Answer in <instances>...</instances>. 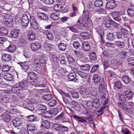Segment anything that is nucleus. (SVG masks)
Wrapping results in <instances>:
<instances>
[{
	"label": "nucleus",
	"instance_id": "nucleus-20",
	"mask_svg": "<svg viewBox=\"0 0 134 134\" xmlns=\"http://www.w3.org/2000/svg\"><path fill=\"white\" fill-rule=\"evenodd\" d=\"M82 47L84 50L86 51H89L90 47L88 43L87 42H84L82 43Z\"/></svg>",
	"mask_w": 134,
	"mask_h": 134
},
{
	"label": "nucleus",
	"instance_id": "nucleus-63",
	"mask_svg": "<svg viewBox=\"0 0 134 134\" xmlns=\"http://www.w3.org/2000/svg\"><path fill=\"white\" fill-rule=\"evenodd\" d=\"M74 53L75 54L77 57L79 59L81 58L82 55V52L79 51H74Z\"/></svg>",
	"mask_w": 134,
	"mask_h": 134
},
{
	"label": "nucleus",
	"instance_id": "nucleus-61",
	"mask_svg": "<svg viewBox=\"0 0 134 134\" xmlns=\"http://www.w3.org/2000/svg\"><path fill=\"white\" fill-rule=\"evenodd\" d=\"M131 87L128 86H123L122 87V89L124 90V93H125L129 91H130Z\"/></svg>",
	"mask_w": 134,
	"mask_h": 134
},
{
	"label": "nucleus",
	"instance_id": "nucleus-52",
	"mask_svg": "<svg viewBox=\"0 0 134 134\" xmlns=\"http://www.w3.org/2000/svg\"><path fill=\"white\" fill-rule=\"evenodd\" d=\"M118 105L119 107L123 110L125 109L127 107V105L125 103L122 102H119L118 103Z\"/></svg>",
	"mask_w": 134,
	"mask_h": 134
},
{
	"label": "nucleus",
	"instance_id": "nucleus-29",
	"mask_svg": "<svg viewBox=\"0 0 134 134\" xmlns=\"http://www.w3.org/2000/svg\"><path fill=\"white\" fill-rule=\"evenodd\" d=\"M126 97L129 99H132L133 93L132 91L131 90L127 92L126 93H124Z\"/></svg>",
	"mask_w": 134,
	"mask_h": 134
},
{
	"label": "nucleus",
	"instance_id": "nucleus-40",
	"mask_svg": "<svg viewBox=\"0 0 134 134\" xmlns=\"http://www.w3.org/2000/svg\"><path fill=\"white\" fill-rule=\"evenodd\" d=\"M58 92L62 95V97H63L64 96H68V98L70 99V98L71 97V96L68 93H66L65 92L60 89H58Z\"/></svg>",
	"mask_w": 134,
	"mask_h": 134
},
{
	"label": "nucleus",
	"instance_id": "nucleus-1",
	"mask_svg": "<svg viewBox=\"0 0 134 134\" xmlns=\"http://www.w3.org/2000/svg\"><path fill=\"white\" fill-rule=\"evenodd\" d=\"M20 34V30L14 29L11 30L10 32V35L9 37L12 39H17Z\"/></svg>",
	"mask_w": 134,
	"mask_h": 134
},
{
	"label": "nucleus",
	"instance_id": "nucleus-19",
	"mask_svg": "<svg viewBox=\"0 0 134 134\" xmlns=\"http://www.w3.org/2000/svg\"><path fill=\"white\" fill-rule=\"evenodd\" d=\"M73 117L74 119H77L78 122L83 123L87 122L86 120H84V116L80 117L75 115L73 116Z\"/></svg>",
	"mask_w": 134,
	"mask_h": 134
},
{
	"label": "nucleus",
	"instance_id": "nucleus-33",
	"mask_svg": "<svg viewBox=\"0 0 134 134\" xmlns=\"http://www.w3.org/2000/svg\"><path fill=\"white\" fill-rule=\"evenodd\" d=\"M20 88L19 87L17 86V84L15 85L12 87L11 90L13 92L16 94L20 91Z\"/></svg>",
	"mask_w": 134,
	"mask_h": 134
},
{
	"label": "nucleus",
	"instance_id": "nucleus-59",
	"mask_svg": "<svg viewBox=\"0 0 134 134\" xmlns=\"http://www.w3.org/2000/svg\"><path fill=\"white\" fill-rule=\"evenodd\" d=\"M79 92L81 94H86L87 92L86 88L85 87L81 88L79 91Z\"/></svg>",
	"mask_w": 134,
	"mask_h": 134
},
{
	"label": "nucleus",
	"instance_id": "nucleus-41",
	"mask_svg": "<svg viewBox=\"0 0 134 134\" xmlns=\"http://www.w3.org/2000/svg\"><path fill=\"white\" fill-rule=\"evenodd\" d=\"M122 85L121 82L119 81H115L114 83V87L118 89H120L122 87Z\"/></svg>",
	"mask_w": 134,
	"mask_h": 134
},
{
	"label": "nucleus",
	"instance_id": "nucleus-6",
	"mask_svg": "<svg viewBox=\"0 0 134 134\" xmlns=\"http://www.w3.org/2000/svg\"><path fill=\"white\" fill-rule=\"evenodd\" d=\"M117 4L114 0H111L108 1L106 4V7L108 8L113 9L117 6Z\"/></svg>",
	"mask_w": 134,
	"mask_h": 134
},
{
	"label": "nucleus",
	"instance_id": "nucleus-36",
	"mask_svg": "<svg viewBox=\"0 0 134 134\" xmlns=\"http://www.w3.org/2000/svg\"><path fill=\"white\" fill-rule=\"evenodd\" d=\"M103 24L104 26L108 28H110L111 25V21L107 20L103 21Z\"/></svg>",
	"mask_w": 134,
	"mask_h": 134
},
{
	"label": "nucleus",
	"instance_id": "nucleus-18",
	"mask_svg": "<svg viewBox=\"0 0 134 134\" xmlns=\"http://www.w3.org/2000/svg\"><path fill=\"white\" fill-rule=\"evenodd\" d=\"M80 35L83 38L85 39H88L91 36L88 32H81Z\"/></svg>",
	"mask_w": 134,
	"mask_h": 134
},
{
	"label": "nucleus",
	"instance_id": "nucleus-5",
	"mask_svg": "<svg viewBox=\"0 0 134 134\" xmlns=\"http://www.w3.org/2000/svg\"><path fill=\"white\" fill-rule=\"evenodd\" d=\"M12 122L13 125L16 127L21 126L23 123L22 119L21 118H16L13 120Z\"/></svg>",
	"mask_w": 134,
	"mask_h": 134
},
{
	"label": "nucleus",
	"instance_id": "nucleus-15",
	"mask_svg": "<svg viewBox=\"0 0 134 134\" xmlns=\"http://www.w3.org/2000/svg\"><path fill=\"white\" fill-rule=\"evenodd\" d=\"M27 130L31 131H34L37 129V126L36 125L34 124H28L27 125Z\"/></svg>",
	"mask_w": 134,
	"mask_h": 134
},
{
	"label": "nucleus",
	"instance_id": "nucleus-44",
	"mask_svg": "<svg viewBox=\"0 0 134 134\" xmlns=\"http://www.w3.org/2000/svg\"><path fill=\"white\" fill-rule=\"evenodd\" d=\"M122 81L126 83H129L131 80L130 79L128 76H123L122 78Z\"/></svg>",
	"mask_w": 134,
	"mask_h": 134
},
{
	"label": "nucleus",
	"instance_id": "nucleus-38",
	"mask_svg": "<svg viewBox=\"0 0 134 134\" xmlns=\"http://www.w3.org/2000/svg\"><path fill=\"white\" fill-rule=\"evenodd\" d=\"M8 30L4 27H2L0 28V35H3L7 34Z\"/></svg>",
	"mask_w": 134,
	"mask_h": 134
},
{
	"label": "nucleus",
	"instance_id": "nucleus-37",
	"mask_svg": "<svg viewBox=\"0 0 134 134\" xmlns=\"http://www.w3.org/2000/svg\"><path fill=\"white\" fill-rule=\"evenodd\" d=\"M14 25L13 17L12 14H9V27H12Z\"/></svg>",
	"mask_w": 134,
	"mask_h": 134
},
{
	"label": "nucleus",
	"instance_id": "nucleus-3",
	"mask_svg": "<svg viewBox=\"0 0 134 134\" xmlns=\"http://www.w3.org/2000/svg\"><path fill=\"white\" fill-rule=\"evenodd\" d=\"M30 84V83L29 82L26 80H23L19 83H17V86L19 87L20 89L25 90L26 89Z\"/></svg>",
	"mask_w": 134,
	"mask_h": 134
},
{
	"label": "nucleus",
	"instance_id": "nucleus-35",
	"mask_svg": "<svg viewBox=\"0 0 134 134\" xmlns=\"http://www.w3.org/2000/svg\"><path fill=\"white\" fill-rule=\"evenodd\" d=\"M1 60L4 63L7 62L8 61V54L3 53L2 56Z\"/></svg>",
	"mask_w": 134,
	"mask_h": 134
},
{
	"label": "nucleus",
	"instance_id": "nucleus-2",
	"mask_svg": "<svg viewBox=\"0 0 134 134\" xmlns=\"http://www.w3.org/2000/svg\"><path fill=\"white\" fill-rule=\"evenodd\" d=\"M21 22L22 26L24 28H26L28 26L29 23V20L26 14H25L23 15Z\"/></svg>",
	"mask_w": 134,
	"mask_h": 134
},
{
	"label": "nucleus",
	"instance_id": "nucleus-13",
	"mask_svg": "<svg viewBox=\"0 0 134 134\" xmlns=\"http://www.w3.org/2000/svg\"><path fill=\"white\" fill-rule=\"evenodd\" d=\"M92 103L93 106L95 108L98 109L100 106L99 100L97 98L94 99Z\"/></svg>",
	"mask_w": 134,
	"mask_h": 134
},
{
	"label": "nucleus",
	"instance_id": "nucleus-26",
	"mask_svg": "<svg viewBox=\"0 0 134 134\" xmlns=\"http://www.w3.org/2000/svg\"><path fill=\"white\" fill-rule=\"evenodd\" d=\"M95 7L97 8H100L103 5V2L102 0H96L94 2Z\"/></svg>",
	"mask_w": 134,
	"mask_h": 134
},
{
	"label": "nucleus",
	"instance_id": "nucleus-24",
	"mask_svg": "<svg viewBox=\"0 0 134 134\" xmlns=\"http://www.w3.org/2000/svg\"><path fill=\"white\" fill-rule=\"evenodd\" d=\"M93 79L94 82L96 83H98L100 82L101 78L100 76L97 74H94L93 77Z\"/></svg>",
	"mask_w": 134,
	"mask_h": 134
},
{
	"label": "nucleus",
	"instance_id": "nucleus-22",
	"mask_svg": "<svg viewBox=\"0 0 134 134\" xmlns=\"http://www.w3.org/2000/svg\"><path fill=\"white\" fill-rule=\"evenodd\" d=\"M38 17L41 19L45 21H47L48 19V17L47 15L43 13H40L38 14Z\"/></svg>",
	"mask_w": 134,
	"mask_h": 134
},
{
	"label": "nucleus",
	"instance_id": "nucleus-32",
	"mask_svg": "<svg viewBox=\"0 0 134 134\" xmlns=\"http://www.w3.org/2000/svg\"><path fill=\"white\" fill-rule=\"evenodd\" d=\"M115 44L116 46L120 48H122L125 45V43L123 42L120 41H115Z\"/></svg>",
	"mask_w": 134,
	"mask_h": 134
},
{
	"label": "nucleus",
	"instance_id": "nucleus-60",
	"mask_svg": "<svg viewBox=\"0 0 134 134\" xmlns=\"http://www.w3.org/2000/svg\"><path fill=\"white\" fill-rule=\"evenodd\" d=\"M93 104L92 102L90 101H88L86 103V104L87 108L90 110L91 109H92L93 107Z\"/></svg>",
	"mask_w": 134,
	"mask_h": 134
},
{
	"label": "nucleus",
	"instance_id": "nucleus-64",
	"mask_svg": "<svg viewBox=\"0 0 134 134\" xmlns=\"http://www.w3.org/2000/svg\"><path fill=\"white\" fill-rule=\"evenodd\" d=\"M122 18L124 22L127 24L129 23H130L131 20L129 17L128 16H122Z\"/></svg>",
	"mask_w": 134,
	"mask_h": 134
},
{
	"label": "nucleus",
	"instance_id": "nucleus-11",
	"mask_svg": "<svg viewBox=\"0 0 134 134\" xmlns=\"http://www.w3.org/2000/svg\"><path fill=\"white\" fill-rule=\"evenodd\" d=\"M67 43L66 41H62L59 43L58 47L60 50L64 51L66 49Z\"/></svg>",
	"mask_w": 134,
	"mask_h": 134
},
{
	"label": "nucleus",
	"instance_id": "nucleus-50",
	"mask_svg": "<svg viewBox=\"0 0 134 134\" xmlns=\"http://www.w3.org/2000/svg\"><path fill=\"white\" fill-rule=\"evenodd\" d=\"M106 107H101L100 109L97 111V112L98 113H99L97 116V117H98L104 114L103 110Z\"/></svg>",
	"mask_w": 134,
	"mask_h": 134
},
{
	"label": "nucleus",
	"instance_id": "nucleus-31",
	"mask_svg": "<svg viewBox=\"0 0 134 134\" xmlns=\"http://www.w3.org/2000/svg\"><path fill=\"white\" fill-rule=\"evenodd\" d=\"M76 77V75L75 73H70L68 76V80L69 81H72Z\"/></svg>",
	"mask_w": 134,
	"mask_h": 134
},
{
	"label": "nucleus",
	"instance_id": "nucleus-10",
	"mask_svg": "<svg viewBox=\"0 0 134 134\" xmlns=\"http://www.w3.org/2000/svg\"><path fill=\"white\" fill-rule=\"evenodd\" d=\"M24 107L31 111H32L34 109V107L32 103L29 102H25L23 104Z\"/></svg>",
	"mask_w": 134,
	"mask_h": 134
},
{
	"label": "nucleus",
	"instance_id": "nucleus-55",
	"mask_svg": "<svg viewBox=\"0 0 134 134\" xmlns=\"http://www.w3.org/2000/svg\"><path fill=\"white\" fill-rule=\"evenodd\" d=\"M62 98L64 102L66 104H70L71 101H70L67 98H68V96H65Z\"/></svg>",
	"mask_w": 134,
	"mask_h": 134
},
{
	"label": "nucleus",
	"instance_id": "nucleus-23",
	"mask_svg": "<svg viewBox=\"0 0 134 134\" xmlns=\"http://www.w3.org/2000/svg\"><path fill=\"white\" fill-rule=\"evenodd\" d=\"M28 120H27L28 122H32L35 121H38L37 120V116L34 115H32L27 116Z\"/></svg>",
	"mask_w": 134,
	"mask_h": 134
},
{
	"label": "nucleus",
	"instance_id": "nucleus-57",
	"mask_svg": "<svg viewBox=\"0 0 134 134\" xmlns=\"http://www.w3.org/2000/svg\"><path fill=\"white\" fill-rule=\"evenodd\" d=\"M8 15L6 14L4 15L3 20V23L7 26L8 24Z\"/></svg>",
	"mask_w": 134,
	"mask_h": 134
},
{
	"label": "nucleus",
	"instance_id": "nucleus-53",
	"mask_svg": "<svg viewBox=\"0 0 134 134\" xmlns=\"http://www.w3.org/2000/svg\"><path fill=\"white\" fill-rule=\"evenodd\" d=\"M44 114L46 116L48 117H50L53 114H54L53 111L52 110L46 111L44 113Z\"/></svg>",
	"mask_w": 134,
	"mask_h": 134
},
{
	"label": "nucleus",
	"instance_id": "nucleus-14",
	"mask_svg": "<svg viewBox=\"0 0 134 134\" xmlns=\"http://www.w3.org/2000/svg\"><path fill=\"white\" fill-rule=\"evenodd\" d=\"M41 127L43 129H48L50 127V122L49 121L46 120H44L41 125Z\"/></svg>",
	"mask_w": 134,
	"mask_h": 134
},
{
	"label": "nucleus",
	"instance_id": "nucleus-58",
	"mask_svg": "<svg viewBox=\"0 0 134 134\" xmlns=\"http://www.w3.org/2000/svg\"><path fill=\"white\" fill-rule=\"evenodd\" d=\"M121 33L123 35H126L128 34L129 32L126 29L123 27H121L120 29Z\"/></svg>",
	"mask_w": 134,
	"mask_h": 134
},
{
	"label": "nucleus",
	"instance_id": "nucleus-30",
	"mask_svg": "<svg viewBox=\"0 0 134 134\" xmlns=\"http://www.w3.org/2000/svg\"><path fill=\"white\" fill-rule=\"evenodd\" d=\"M28 38L30 40H34L35 39L36 36L34 33L32 32H29L27 35Z\"/></svg>",
	"mask_w": 134,
	"mask_h": 134
},
{
	"label": "nucleus",
	"instance_id": "nucleus-27",
	"mask_svg": "<svg viewBox=\"0 0 134 134\" xmlns=\"http://www.w3.org/2000/svg\"><path fill=\"white\" fill-rule=\"evenodd\" d=\"M36 108L37 109L41 110L44 112L46 110L47 107L45 105L41 104H38L36 105Z\"/></svg>",
	"mask_w": 134,
	"mask_h": 134
},
{
	"label": "nucleus",
	"instance_id": "nucleus-16",
	"mask_svg": "<svg viewBox=\"0 0 134 134\" xmlns=\"http://www.w3.org/2000/svg\"><path fill=\"white\" fill-rule=\"evenodd\" d=\"M28 76L31 80H36L38 78V75L34 72H29L28 73Z\"/></svg>",
	"mask_w": 134,
	"mask_h": 134
},
{
	"label": "nucleus",
	"instance_id": "nucleus-34",
	"mask_svg": "<svg viewBox=\"0 0 134 134\" xmlns=\"http://www.w3.org/2000/svg\"><path fill=\"white\" fill-rule=\"evenodd\" d=\"M107 38L110 41H113L115 39V37L114 34V32L113 33H109L107 35Z\"/></svg>",
	"mask_w": 134,
	"mask_h": 134
},
{
	"label": "nucleus",
	"instance_id": "nucleus-49",
	"mask_svg": "<svg viewBox=\"0 0 134 134\" xmlns=\"http://www.w3.org/2000/svg\"><path fill=\"white\" fill-rule=\"evenodd\" d=\"M16 48L15 45L13 43H11L9 46V52H13L15 50Z\"/></svg>",
	"mask_w": 134,
	"mask_h": 134
},
{
	"label": "nucleus",
	"instance_id": "nucleus-46",
	"mask_svg": "<svg viewBox=\"0 0 134 134\" xmlns=\"http://www.w3.org/2000/svg\"><path fill=\"white\" fill-rule=\"evenodd\" d=\"M65 119V116L64 115V113L62 112L60 114L57 116L55 119L57 120H64Z\"/></svg>",
	"mask_w": 134,
	"mask_h": 134
},
{
	"label": "nucleus",
	"instance_id": "nucleus-7",
	"mask_svg": "<svg viewBox=\"0 0 134 134\" xmlns=\"http://www.w3.org/2000/svg\"><path fill=\"white\" fill-rule=\"evenodd\" d=\"M18 63L20 65L22 69L25 71L29 69V66L28 62H20Z\"/></svg>",
	"mask_w": 134,
	"mask_h": 134
},
{
	"label": "nucleus",
	"instance_id": "nucleus-51",
	"mask_svg": "<svg viewBox=\"0 0 134 134\" xmlns=\"http://www.w3.org/2000/svg\"><path fill=\"white\" fill-rule=\"evenodd\" d=\"M63 7L62 6L61 4H56L54 6V9L58 11V10H61L63 8Z\"/></svg>",
	"mask_w": 134,
	"mask_h": 134
},
{
	"label": "nucleus",
	"instance_id": "nucleus-43",
	"mask_svg": "<svg viewBox=\"0 0 134 134\" xmlns=\"http://www.w3.org/2000/svg\"><path fill=\"white\" fill-rule=\"evenodd\" d=\"M128 64L131 66H134V57H130L127 59Z\"/></svg>",
	"mask_w": 134,
	"mask_h": 134
},
{
	"label": "nucleus",
	"instance_id": "nucleus-62",
	"mask_svg": "<svg viewBox=\"0 0 134 134\" xmlns=\"http://www.w3.org/2000/svg\"><path fill=\"white\" fill-rule=\"evenodd\" d=\"M99 67V65H95L92 68L91 72L93 73L95 72L97 70Z\"/></svg>",
	"mask_w": 134,
	"mask_h": 134
},
{
	"label": "nucleus",
	"instance_id": "nucleus-42",
	"mask_svg": "<svg viewBox=\"0 0 134 134\" xmlns=\"http://www.w3.org/2000/svg\"><path fill=\"white\" fill-rule=\"evenodd\" d=\"M61 125L60 124H54L52 127V129L55 131L60 130L61 128Z\"/></svg>",
	"mask_w": 134,
	"mask_h": 134
},
{
	"label": "nucleus",
	"instance_id": "nucleus-25",
	"mask_svg": "<svg viewBox=\"0 0 134 134\" xmlns=\"http://www.w3.org/2000/svg\"><path fill=\"white\" fill-rule=\"evenodd\" d=\"M80 67L81 70L84 71H87L89 70L90 66L89 65L86 64L82 65H80Z\"/></svg>",
	"mask_w": 134,
	"mask_h": 134
},
{
	"label": "nucleus",
	"instance_id": "nucleus-45",
	"mask_svg": "<svg viewBox=\"0 0 134 134\" xmlns=\"http://www.w3.org/2000/svg\"><path fill=\"white\" fill-rule=\"evenodd\" d=\"M70 93L72 97L74 98H77L79 97V93L74 91H71Z\"/></svg>",
	"mask_w": 134,
	"mask_h": 134
},
{
	"label": "nucleus",
	"instance_id": "nucleus-21",
	"mask_svg": "<svg viewBox=\"0 0 134 134\" xmlns=\"http://www.w3.org/2000/svg\"><path fill=\"white\" fill-rule=\"evenodd\" d=\"M127 12L128 15L130 16H132L134 15V6L131 5L128 8Z\"/></svg>",
	"mask_w": 134,
	"mask_h": 134
},
{
	"label": "nucleus",
	"instance_id": "nucleus-4",
	"mask_svg": "<svg viewBox=\"0 0 134 134\" xmlns=\"http://www.w3.org/2000/svg\"><path fill=\"white\" fill-rule=\"evenodd\" d=\"M102 54L104 56L106 57L108 59L111 58L114 55L113 51L110 50L103 51Z\"/></svg>",
	"mask_w": 134,
	"mask_h": 134
},
{
	"label": "nucleus",
	"instance_id": "nucleus-8",
	"mask_svg": "<svg viewBox=\"0 0 134 134\" xmlns=\"http://www.w3.org/2000/svg\"><path fill=\"white\" fill-rule=\"evenodd\" d=\"M100 82V85L99 88V91L100 92H102V91L105 88L106 83L103 77L101 78Z\"/></svg>",
	"mask_w": 134,
	"mask_h": 134
},
{
	"label": "nucleus",
	"instance_id": "nucleus-47",
	"mask_svg": "<svg viewBox=\"0 0 134 134\" xmlns=\"http://www.w3.org/2000/svg\"><path fill=\"white\" fill-rule=\"evenodd\" d=\"M103 19V17L99 18H96V20L94 22V24L95 25H98L100 23Z\"/></svg>",
	"mask_w": 134,
	"mask_h": 134
},
{
	"label": "nucleus",
	"instance_id": "nucleus-9",
	"mask_svg": "<svg viewBox=\"0 0 134 134\" xmlns=\"http://www.w3.org/2000/svg\"><path fill=\"white\" fill-rule=\"evenodd\" d=\"M31 48L32 50L36 51L39 50L41 48V45L37 42L32 43L31 44Z\"/></svg>",
	"mask_w": 134,
	"mask_h": 134
},
{
	"label": "nucleus",
	"instance_id": "nucleus-12",
	"mask_svg": "<svg viewBox=\"0 0 134 134\" xmlns=\"http://www.w3.org/2000/svg\"><path fill=\"white\" fill-rule=\"evenodd\" d=\"M73 71L82 78L88 76L87 73L79 71L77 68H74Z\"/></svg>",
	"mask_w": 134,
	"mask_h": 134
},
{
	"label": "nucleus",
	"instance_id": "nucleus-56",
	"mask_svg": "<svg viewBox=\"0 0 134 134\" xmlns=\"http://www.w3.org/2000/svg\"><path fill=\"white\" fill-rule=\"evenodd\" d=\"M114 34L115 36L118 39H121L122 38V34L120 32H114Z\"/></svg>",
	"mask_w": 134,
	"mask_h": 134
},
{
	"label": "nucleus",
	"instance_id": "nucleus-39",
	"mask_svg": "<svg viewBox=\"0 0 134 134\" xmlns=\"http://www.w3.org/2000/svg\"><path fill=\"white\" fill-rule=\"evenodd\" d=\"M44 47L46 51H49L52 48L51 45L47 42H45L44 43Z\"/></svg>",
	"mask_w": 134,
	"mask_h": 134
},
{
	"label": "nucleus",
	"instance_id": "nucleus-48",
	"mask_svg": "<svg viewBox=\"0 0 134 134\" xmlns=\"http://www.w3.org/2000/svg\"><path fill=\"white\" fill-rule=\"evenodd\" d=\"M52 98V96L51 94L46 95L43 97V99L47 101H49Z\"/></svg>",
	"mask_w": 134,
	"mask_h": 134
},
{
	"label": "nucleus",
	"instance_id": "nucleus-28",
	"mask_svg": "<svg viewBox=\"0 0 134 134\" xmlns=\"http://www.w3.org/2000/svg\"><path fill=\"white\" fill-rule=\"evenodd\" d=\"M2 119L4 122L8 121V111L7 110L2 115Z\"/></svg>",
	"mask_w": 134,
	"mask_h": 134
},
{
	"label": "nucleus",
	"instance_id": "nucleus-54",
	"mask_svg": "<svg viewBox=\"0 0 134 134\" xmlns=\"http://www.w3.org/2000/svg\"><path fill=\"white\" fill-rule=\"evenodd\" d=\"M90 15V12L86 10L83 11V16L86 19H87L89 18Z\"/></svg>",
	"mask_w": 134,
	"mask_h": 134
},
{
	"label": "nucleus",
	"instance_id": "nucleus-17",
	"mask_svg": "<svg viewBox=\"0 0 134 134\" xmlns=\"http://www.w3.org/2000/svg\"><path fill=\"white\" fill-rule=\"evenodd\" d=\"M96 30L97 32L98 33L99 35L100 36V37L101 40H103V38L104 36V33L103 31L102 30L100 26H98L96 28Z\"/></svg>",
	"mask_w": 134,
	"mask_h": 134
}]
</instances>
